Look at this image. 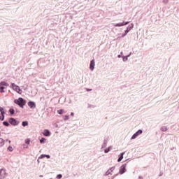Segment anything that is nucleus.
Returning <instances> with one entry per match:
<instances>
[{
    "label": "nucleus",
    "instance_id": "obj_1",
    "mask_svg": "<svg viewBox=\"0 0 179 179\" xmlns=\"http://www.w3.org/2000/svg\"><path fill=\"white\" fill-rule=\"evenodd\" d=\"M14 103L17 104L20 107H21V108H23V106L26 104V100L22 97H20L18 99H15Z\"/></svg>",
    "mask_w": 179,
    "mask_h": 179
},
{
    "label": "nucleus",
    "instance_id": "obj_2",
    "mask_svg": "<svg viewBox=\"0 0 179 179\" xmlns=\"http://www.w3.org/2000/svg\"><path fill=\"white\" fill-rule=\"evenodd\" d=\"M10 88L13 89V90H14L17 93H18V94H22V93L23 92V90L20 89V87H19L15 83H11Z\"/></svg>",
    "mask_w": 179,
    "mask_h": 179
},
{
    "label": "nucleus",
    "instance_id": "obj_3",
    "mask_svg": "<svg viewBox=\"0 0 179 179\" xmlns=\"http://www.w3.org/2000/svg\"><path fill=\"white\" fill-rule=\"evenodd\" d=\"M132 29H134V24L131 23L129 24V26L127 27V29L124 31V33L122 34V37H125L128 33H129Z\"/></svg>",
    "mask_w": 179,
    "mask_h": 179
},
{
    "label": "nucleus",
    "instance_id": "obj_4",
    "mask_svg": "<svg viewBox=\"0 0 179 179\" xmlns=\"http://www.w3.org/2000/svg\"><path fill=\"white\" fill-rule=\"evenodd\" d=\"M142 134H143V131H142V129H139L138 130L131 138V140H134V139H136V138H138V136H139L140 135H142Z\"/></svg>",
    "mask_w": 179,
    "mask_h": 179
},
{
    "label": "nucleus",
    "instance_id": "obj_5",
    "mask_svg": "<svg viewBox=\"0 0 179 179\" xmlns=\"http://www.w3.org/2000/svg\"><path fill=\"white\" fill-rule=\"evenodd\" d=\"M8 177V171L5 169H1V179H5Z\"/></svg>",
    "mask_w": 179,
    "mask_h": 179
},
{
    "label": "nucleus",
    "instance_id": "obj_6",
    "mask_svg": "<svg viewBox=\"0 0 179 179\" xmlns=\"http://www.w3.org/2000/svg\"><path fill=\"white\" fill-rule=\"evenodd\" d=\"M129 22H123L120 23H117L114 24L115 27H122V26H127V24H129Z\"/></svg>",
    "mask_w": 179,
    "mask_h": 179
},
{
    "label": "nucleus",
    "instance_id": "obj_7",
    "mask_svg": "<svg viewBox=\"0 0 179 179\" xmlns=\"http://www.w3.org/2000/svg\"><path fill=\"white\" fill-rule=\"evenodd\" d=\"M8 122H10V124H11V125H14V126H16V125H18V122L17 121H16V119L15 118H10Z\"/></svg>",
    "mask_w": 179,
    "mask_h": 179
},
{
    "label": "nucleus",
    "instance_id": "obj_8",
    "mask_svg": "<svg viewBox=\"0 0 179 179\" xmlns=\"http://www.w3.org/2000/svg\"><path fill=\"white\" fill-rule=\"evenodd\" d=\"M127 171V164L122 165L120 169V174H124Z\"/></svg>",
    "mask_w": 179,
    "mask_h": 179
},
{
    "label": "nucleus",
    "instance_id": "obj_9",
    "mask_svg": "<svg viewBox=\"0 0 179 179\" xmlns=\"http://www.w3.org/2000/svg\"><path fill=\"white\" fill-rule=\"evenodd\" d=\"M94 66H96V62H94V59H92L90 62V71H94Z\"/></svg>",
    "mask_w": 179,
    "mask_h": 179
},
{
    "label": "nucleus",
    "instance_id": "obj_10",
    "mask_svg": "<svg viewBox=\"0 0 179 179\" xmlns=\"http://www.w3.org/2000/svg\"><path fill=\"white\" fill-rule=\"evenodd\" d=\"M28 106L30 108H36V103L31 101L28 102Z\"/></svg>",
    "mask_w": 179,
    "mask_h": 179
},
{
    "label": "nucleus",
    "instance_id": "obj_11",
    "mask_svg": "<svg viewBox=\"0 0 179 179\" xmlns=\"http://www.w3.org/2000/svg\"><path fill=\"white\" fill-rule=\"evenodd\" d=\"M114 170H115V166H113V167L110 168V169H108L106 173V176H109V174H111V173H113V171H114Z\"/></svg>",
    "mask_w": 179,
    "mask_h": 179
},
{
    "label": "nucleus",
    "instance_id": "obj_12",
    "mask_svg": "<svg viewBox=\"0 0 179 179\" xmlns=\"http://www.w3.org/2000/svg\"><path fill=\"white\" fill-rule=\"evenodd\" d=\"M50 131H48V129H45L43 132V135H44V136H50Z\"/></svg>",
    "mask_w": 179,
    "mask_h": 179
},
{
    "label": "nucleus",
    "instance_id": "obj_13",
    "mask_svg": "<svg viewBox=\"0 0 179 179\" xmlns=\"http://www.w3.org/2000/svg\"><path fill=\"white\" fill-rule=\"evenodd\" d=\"M124 155H125V152H122L120 157L117 159V162H121L122 160V159H124Z\"/></svg>",
    "mask_w": 179,
    "mask_h": 179
},
{
    "label": "nucleus",
    "instance_id": "obj_14",
    "mask_svg": "<svg viewBox=\"0 0 179 179\" xmlns=\"http://www.w3.org/2000/svg\"><path fill=\"white\" fill-rule=\"evenodd\" d=\"M1 86H4L5 87H8L9 86V84L5 81L1 83Z\"/></svg>",
    "mask_w": 179,
    "mask_h": 179
},
{
    "label": "nucleus",
    "instance_id": "obj_15",
    "mask_svg": "<svg viewBox=\"0 0 179 179\" xmlns=\"http://www.w3.org/2000/svg\"><path fill=\"white\" fill-rule=\"evenodd\" d=\"M113 149V146H110L108 148V149H106L104 150V153H108V152H110V150H111Z\"/></svg>",
    "mask_w": 179,
    "mask_h": 179
},
{
    "label": "nucleus",
    "instance_id": "obj_16",
    "mask_svg": "<svg viewBox=\"0 0 179 179\" xmlns=\"http://www.w3.org/2000/svg\"><path fill=\"white\" fill-rule=\"evenodd\" d=\"M22 127H27V125H29V122L24 121L22 122Z\"/></svg>",
    "mask_w": 179,
    "mask_h": 179
},
{
    "label": "nucleus",
    "instance_id": "obj_17",
    "mask_svg": "<svg viewBox=\"0 0 179 179\" xmlns=\"http://www.w3.org/2000/svg\"><path fill=\"white\" fill-rule=\"evenodd\" d=\"M167 127L166 126H163L162 127H161V131H162V132H166V131H167Z\"/></svg>",
    "mask_w": 179,
    "mask_h": 179
},
{
    "label": "nucleus",
    "instance_id": "obj_18",
    "mask_svg": "<svg viewBox=\"0 0 179 179\" xmlns=\"http://www.w3.org/2000/svg\"><path fill=\"white\" fill-rule=\"evenodd\" d=\"M123 62H127V61L128 60V57L127 56H122Z\"/></svg>",
    "mask_w": 179,
    "mask_h": 179
},
{
    "label": "nucleus",
    "instance_id": "obj_19",
    "mask_svg": "<svg viewBox=\"0 0 179 179\" xmlns=\"http://www.w3.org/2000/svg\"><path fill=\"white\" fill-rule=\"evenodd\" d=\"M9 113H10V114L11 115H13V114H15V109L10 108V109L9 110Z\"/></svg>",
    "mask_w": 179,
    "mask_h": 179
},
{
    "label": "nucleus",
    "instance_id": "obj_20",
    "mask_svg": "<svg viewBox=\"0 0 179 179\" xmlns=\"http://www.w3.org/2000/svg\"><path fill=\"white\" fill-rule=\"evenodd\" d=\"M45 141H46V139L45 138H42L40 140V142H41V143H45Z\"/></svg>",
    "mask_w": 179,
    "mask_h": 179
},
{
    "label": "nucleus",
    "instance_id": "obj_21",
    "mask_svg": "<svg viewBox=\"0 0 179 179\" xmlns=\"http://www.w3.org/2000/svg\"><path fill=\"white\" fill-rule=\"evenodd\" d=\"M25 143L27 145H30V139H29V138L25 139Z\"/></svg>",
    "mask_w": 179,
    "mask_h": 179
},
{
    "label": "nucleus",
    "instance_id": "obj_22",
    "mask_svg": "<svg viewBox=\"0 0 179 179\" xmlns=\"http://www.w3.org/2000/svg\"><path fill=\"white\" fill-rule=\"evenodd\" d=\"M57 113L58 114H64V110L63 109L59 110H57Z\"/></svg>",
    "mask_w": 179,
    "mask_h": 179
},
{
    "label": "nucleus",
    "instance_id": "obj_23",
    "mask_svg": "<svg viewBox=\"0 0 179 179\" xmlns=\"http://www.w3.org/2000/svg\"><path fill=\"white\" fill-rule=\"evenodd\" d=\"M1 90H8V89H6V87L1 85Z\"/></svg>",
    "mask_w": 179,
    "mask_h": 179
},
{
    "label": "nucleus",
    "instance_id": "obj_24",
    "mask_svg": "<svg viewBox=\"0 0 179 179\" xmlns=\"http://www.w3.org/2000/svg\"><path fill=\"white\" fill-rule=\"evenodd\" d=\"M3 124L5 125V127H9V122H3Z\"/></svg>",
    "mask_w": 179,
    "mask_h": 179
},
{
    "label": "nucleus",
    "instance_id": "obj_25",
    "mask_svg": "<svg viewBox=\"0 0 179 179\" xmlns=\"http://www.w3.org/2000/svg\"><path fill=\"white\" fill-rule=\"evenodd\" d=\"M8 149L9 152H13V148L12 146H9L8 148Z\"/></svg>",
    "mask_w": 179,
    "mask_h": 179
},
{
    "label": "nucleus",
    "instance_id": "obj_26",
    "mask_svg": "<svg viewBox=\"0 0 179 179\" xmlns=\"http://www.w3.org/2000/svg\"><path fill=\"white\" fill-rule=\"evenodd\" d=\"M64 120V121H67V120H69V115H65Z\"/></svg>",
    "mask_w": 179,
    "mask_h": 179
},
{
    "label": "nucleus",
    "instance_id": "obj_27",
    "mask_svg": "<svg viewBox=\"0 0 179 179\" xmlns=\"http://www.w3.org/2000/svg\"><path fill=\"white\" fill-rule=\"evenodd\" d=\"M1 93H8V90H1Z\"/></svg>",
    "mask_w": 179,
    "mask_h": 179
},
{
    "label": "nucleus",
    "instance_id": "obj_28",
    "mask_svg": "<svg viewBox=\"0 0 179 179\" xmlns=\"http://www.w3.org/2000/svg\"><path fill=\"white\" fill-rule=\"evenodd\" d=\"M23 148L24 149H29V145H26V144H23Z\"/></svg>",
    "mask_w": 179,
    "mask_h": 179
},
{
    "label": "nucleus",
    "instance_id": "obj_29",
    "mask_svg": "<svg viewBox=\"0 0 179 179\" xmlns=\"http://www.w3.org/2000/svg\"><path fill=\"white\" fill-rule=\"evenodd\" d=\"M56 178H57V179H61V178H62V174L57 175V177H56Z\"/></svg>",
    "mask_w": 179,
    "mask_h": 179
},
{
    "label": "nucleus",
    "instance_id": "obj_30",
    "mask_svg": "<svg viewBox=\"0 0 179 179\" xmlns=\"http://www.w3.org/2000/svg\"><path fill=\"white\" fill-rule=\"evenodd\" d=\"M44 157H45V155L43 154L38 157V159H44Z\"/></svg>",
    "mask_w": 179,
    "mask_h": 179
},
{
    "label": "nucleus",
    "instance_id": "obj_31",
    "mask_svg": "<svg viewBox=\"0 0 179 179\" xmlns=\"http://www.w3.org/2000/svg\"><path fill=\"white\" fill-rule=\"evenodd\" d=\"M107 146V143H103V144L102 145V148H106Z\"/></svg>",
    "mask_w": 179,
    "mask_h": 179
},
{
    "label": "nucleus",
    "instance_id": "obj_32",
    "mask_svg": "<svg viewBox=\"0 0 179 179\" xmlns=\"http://www.w3.org/2000/svg\"><path fill=\"white\" fill-rule=\"evenodd\" d=\"M169 3V0H163V3L167 4Z\"/></svg>",
    "mask_w": 179,
    "mask_h": 179
},
{
    "label": "nucleus",
    "instance_id": "obj_33",
    "mask_svg": "<svg viewBox=\"0 0 179 179\" xmlns=\"http://www.w3.org/2000/svg\"><path fill=\"white\" fill-rule=\"evenodd\" d=\"M45 157H47V159H50L51 157V156H50L48 155H45Z\"/></svg>",
    "mask_w": 179,
    "mask_h": 179
},
{
    "label": "nucleus",
    "instance_id": "obj_34",
    "mask_svg": "<svg viewBox=\"0 0 179 179\" xmlns=\"http://www.w3.org/2000/svg\"><path fill=\"white\" fill-rule=\"evenodd\" d=\"M132 54V52H130L129 55L126 56L127 57V58H129L131 57V55Z\"/></svg>",
    "mask_w": 179,
    "mask_h": 179
},
{
    "label": "nucleus",
    "instance_id": "obj_35",
    "mask_svg": "<svg viewBox=\"0 0 179 179\" xmlns=\"http://www.w3.org/2000/svg\"><path fill=\"white\" fill-rule=\"evenodd\" d=\"M117 58H122V56H121L120 55H118Z\"/></svg>",
    "mask_w": 179,
    "mask_h": 179
},
{
    "label": "nucleus",
    "instance_id": "obj_36",
    "mask_svg": "<svg viewBox=\"0 0 179 179\" xmlns=\"http://www.w3.org/2000/svg\"><path fill=\"white\" fill-rule=\"evenodd\" d=\"M71 117H73V115H75V114L73 112H71Z\"/></svg>",
    "mask_w": 179,
    "mask_h": 179
},
{
    "label": "nucleus",
    "instance_id": "obj_37",
    "mask_svg": "<svg viewBox=\"0 0 179 179\" xmlns=\"http://www.w3.org/2000/svg\"><path fill=\"white\" fill-rule=\"evenodd\" d=\"M37 162H38V164H40V160L39 159H38Z\"/></svg>",
    "mask_w": 179,
    "mask_h": 179
},
{
    "label": "nucleus",
    "instance_id": "obj_38",
    "mask_svg": "<svg viewBox=\"0 0 179 179\" xmlns=\"http://www.w3.org/2000/svg\"><path fill=\"white\" fill-rule=\"evenodd\" d=\"M1 121H3V117H2Z\"/></svg>",
    "mask_w": 179,
    "mask_h": 179
},
{
    "label": "nucleus",
    "instance_id": "obj_39",
    "mask_svg": "<svg viewBox=\"0 0 179 179\" xmlns=\"http://www.w3.org/2000/svg\"><path fill=\"white\" fill-rule=\"evenodd\" d=\"M1 144L3 145V143L1 142Z\"/></svg>",
    "mask_w": 179,
    "mask_h": 179
},
{
    "label": "nucleus",
    "instance_id": "obj_40",
    "mask_svg": "<svg viewBox=\"0 0 179 179\" xmlns=\"http://www.w3.org/2000/svg\"><path fill=\"white\" fill-rule=\"evenodd\" d=\"M120 54H122V52H121Z\"/></svg>",
    "mask_w": 179,
    "mask_h": 179
},
{
    "label": "nucleus",
    "instance_id": "obj_41",
    "mask_svg": "<svg viewBox=\"0 0 179 179\" xmlns=\"http://www.w3.org/2000/svg\"><path fill=\"white\" fill-rule=\"evenodd\" d=\"M50 179H52V178H50Z\"/></svg>",
    "mask_w": 179,
    "mask_h": 179
}]
</instances>
